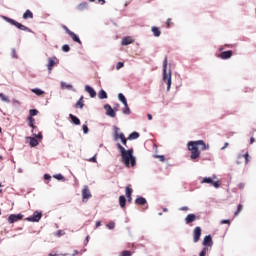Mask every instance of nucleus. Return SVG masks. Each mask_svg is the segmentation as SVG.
Segmentation results:
<instances>
[{
  "label": "nucleus",
  "mask_w": 256,
  "mask_h": 256,
  "mask_svg": "<svg viewBox=\"0 0 256 256\" xmlns=\"http://www.w3.org/2000/svg\"><path fill=\"white\" fill-rule=\"evenodd\" d=\"M199 146L201 151H207L209 149V144H205V141L203 140H197V141H190L188 142V151H190V159L191 161H195L196 159H199L201 156V151H199Z\"/></svg>",
  "instance_id": "nucleus-1"
},
{
  "label": "nucleus",
  "mask_w": 256,
  "mask_h": 256,
  "mask_svg": "<svg viewBox=\"0 0 256 256\" xmlns=\"http://www.w3.org/2000/svg\"><path fill=\"white\" fill-rule=\"evenodd\" d=\"M117 149L120 151L122 157V163L125 167H135L137 165V160L133 156V149L126 150L121 144H117Z\"/></svg>",
  "instance_id": "nucleus-2"
},
{
  "label": "nucleus",
  "mask_w": 256,
  "mask_h": 256,
  "mask_svg": "<svg viewBox=\"0 0 256 256\" xmlns=\"http://www.w3.org/2000/svg\"><path fill=\"white\" fill-rule=\"evenodd\" d=\"M167 56L163 61V81L167 84V91H171V70L167 73Z\"/></svg>",
  "instance_id": "nucleus-3"
},
{
  "label": "nucleus",
  "mask_w": 256,
  "mask_h": 256,
  "mask_svg": "<svg viewBox=\"0 0 256 256\" xmlns=\"http://www.w3.org/2000/svg\"><path fill=\"white\" fill-rule=\"evenodd\" d=\"M2 19H4V21H7V23H10V25H14V27H17V29H19L20 31H29V28H27V26L17 22L12 18H9L7 16H2Z\"/></svg>",
  "instance_id": "nucleus-4"
},
{
  "label": "nucleus",
  "mask_w": 256,
  "mask_h": 256,
  "mask_svg": "<svg viewBox=\"0 0 256 256\" xmlns=\"http://www.w3.org/2000/svg\"><path fill=\"white\" fill-rule=\"evenodd\" d=\"M42 217H43L42 212L35 211L32 216L26 218V221H29L30 223H39Z\"/></svg>",
  "instance_id": "nucleus-5"
},
{
  "label": "nucleus",
  "mask_w": 256,
  "mask_h": 256,
  "mask_svg": "<svg viewBox=\"0 0 256 256\" xmlns=\"http://www.w3.org/2000/svg\"><path fill=\"white\" fill-rule=\"evenodd\" d=\"M115 133H114V139L117 141L118 139L121 140L122 144L127 147V138H125V134L120 133L119 134V128H115Z\"/></svg>",
  "instance_id": "nucleus-6"
},
{
  "label": "nucleus",
  "mask_w": 256,
  "mask_h": 256,
  "mask_svg": "<svg viewBox=\"0 0 256 256\" xmlns=\"http://www.w3.org/2000/svg\"><path fill=\"white\" fill-rule=\"evenodd\" d=\"M201 227L197 226L194 228L192 235H193V243H199V240L201 239Z\"/></svg>",
  "instance_id": "nucleus-7"
},
{
  "label": "nucleus",
  "mask_w": 256,
  "mask_h": 256,
  "mask_svg": "<svg viewBox=\"0 0 256 256\" xmlns=\"http://www.w3.org/2000/svg\"><path fill=\"white\" fill-rule=\"evenodd\" d=\"M23 219V214H11L8 217V223L13 224L17 223V221H21Z\"/></svg>",
  "instance_id": "nucleus-8"
},
{
  "label": "nucleus",
  "mask_w": 256,
  "mask_h": 256,
  "mask_svg": "<svg viewBox=\"0 0 256 256\" xmlns=\"http://www.w3.org/2000/svg\"><path fill=\"white\" fill-rule=\"evenodd\" d=\"M91 191L89 190V186H84L82 189V201H87V199H91Z\"/></svg>",
  "instance_id": "nucleus-9"
},
{
  "label": "nucleus",
  "mask_w": 256,
  "mask_h": 256,
  "mask_svg": "<svg viewBox=\"0 0 256 256\" xmlns=\"http://www.w3.org/2000/svg\"><path fill=\"white\" fill-rule=\"evenodd\" d=\"M57 63H59V60H57V57H52L48 59V71L49 73H51V71H53V67H55V65H57Z\"/></svg>",
  "instance_id": "nucleus-10"
},
{
  "label": "nucleus",
  "mask_w": 256,
  "mask_h": 256,
  "mask_svg": "<svg viewBox=\"0 0 256 256\" xmlns=\"http://www.w3.org/2000/svg\"><path fill=\"white\" fill-rule=\"evenodd\" d=\"M202 183H209L210 185H213V187H215L216 189H219V187H221V184H219L218 180H214L213 178H203Z\"/></svg>",
  "instance_id": "nucleus-11"
},
{
  "label": "nucleus",
  "mask_w": 256,
  "mask_h": 256,
  "mask_svg": "<svg viewBox=\"0 0 256 256\" xmlns=\"http://www.w3.org/2000/svg\"><path fill=\"white\" fill-rule=\"evenodd\" d=\"M202 244L204 247H213V238L211 237V235L205 236Z\"/></svg>",
  "instance_id": "nucleus-12"
},
{
  "label": "nucleus",
  "mask_w": 256,
  "mask_h": 256,
  "mask_svg": "<svg viewBox=\"0 0 256 256\" xmlns=\"http://www.w3.org/2000/svg\"><path fill=\"white\" fill-rule=\"evenodd\" d=\"M104 109L106 111V115H108V117H116L117 113H115V110H113V108L111 107V105L106 104L104 106Z\"/></svg>",
  "instance_id": "nucleus-13"
},
{
  "label": "nucleus",
  "mask_w": 256,
  "mask_h": 256,
  "mask_svg": "<svg viewBox=\"0 0 256 256\" xmlns=\"http://www.w3.org/2000/svg\"><path fill=\"white\" fill-rule=\"evenodd\" d=\"M67 33L71 37L72 41H74L75 43H79V45L83 44V42H81V39H79V36H77V34H75L73 31L67 30Z\"/></svg>",
  "instance_id": "nucleus-14"
},
{
  "label": "nucleus",
  "mask_w": 256,
  "mask_h": 256,
  "mask_svg": "<svg viewBox=\"0 0 256 256\" xmlns=\"http://www.w3.org/2000/svg\"><path fill=\"white\" fill-rule=\"evenodd\" d=\"M218 57H219L220 59H224V60H226V59H231V57H233V52H232L231 50L224 51V52L220 53V54L218 55Z\"/></svg>",
  "instance_id": "nucleus-15"
},
{
  "label": "nucleus",
  "mask_w": 256,
  "mask_h": 256,
  "mask_svg": "<svg viewBox=\"0 0 256 256\" xmlns=\"http://www.w3.org/2000/svg\"><path fill=\"white\" fill-rule=\"evenodd\" d=\"M197 221V216L195 214H188L185 218V223L189 225V223H193Z\"/></svg>",
  "instance_id": "nucleus-16"
},
{
  "label": "nucleus",
  "mask_w": 256,
  "mask_h": 256,
  "mask_svg": "<svg viewBox=\"0 0 256 256\" xmlns=\"http://www.w3.org/2000/svg\"><path fill=\"white\" fill-rule=\"evenodd\" d=\"M85 91L89 93L90 97H97V92L91 86H85Z\"/></svg>",
  "instance_id": "nucleus-17"
},
{
  "label": "nucleus",
  "mask_w": 256,
  "mask_h": 256,
  "mask_svg": "<svg viewBox=\"0 0 256 256\" xmlns=\"http://www.w3.org/2000/svg\"><path fill=\"white\" fill-rule=\"evenodd\" d=\"M135 40L131 36L125 37L121 41V45H131V43H134Z\"/></svg>",
  "instance_id": "nucleus-18"
},
{
  "label": "nucleus",
  "mask_w": 256,
  "mask_h": 256,
  "mask_svg": "<svg viewBox=\"0 0 256 256\" xmlns=\"http://www.w3.org/2000/svg\"><path fill=\"white\" fill-rule=\"evenodd\" d=\"M85 107V101L83 100V96L75 104V109H83Z\"/></svg>",
  "instance_id": "nucleus-19"
},
{
  "label": "nucleus",
  "mask_w": 256,
  "mask_h": 256,
  "mask_svg": "<svg viewBox=\"0 0 256 256\" xmlns=\"http://www.w3.org/2000/svg\"><path fill=\"white\" fill-rule=\"evenodd\" d=\"M151 31L154 37H161V30L157 26H152Z\"/></svg>",
  "instance_id": "nucleus-20"
},
{
  "label": "nucleus",
  "mask_w": 256,
  "mask_h": 256,
  "mask_svg": "<svg viewBox=\"0 0 256 256\" xmlns=\"http://www.w3.org/2000/svg\"><path fill=\"white\" fill-rule=\"evenodd\" d=\"M69 118L71 119L72 123H74V125H81V120H79L77 116L70 114Z\"/></svg>",
  "instance_id": "nucleus-21"
},
{
  "label": "nucleus",
  "mask_w": 256,
  "mask_h": 256,
  "mask_svg": "<svg viewBox=\"0 0 256 256\" xmlns=\"http://www.w3.org/2000/svg\"><path fill=\"white\" fill-rule=\"evenodd\" d=\"M127 204V199L125 198V196H120L119 197V205L122 209H125V206Z\"/></svg>",
  "instance_id": "nucleus-22"
},
{
  "label": "nucleus",
  "mask_w": 256,
  "mask_h": 256,
  "mask_svg": "<svg viewBox=\"0 0 256 256\" xmlns=\"http://www.w3.org/2000/svg\"><path fill=\"white\" fill-rule=\"evenodd\" d=\"M136 205H145L147 204V199L139 197L135 200Z\"/></svg>",
  "instance_id": "nucleus-23"
},
{
  "label": "nucleus",
  "mask_w": 256,
  "mask_h": 256,
  "mask_svg": "<svg viewBox=\"0 0 256 256\" xmlns=\"http://www.w3.org/2000/svg\"><path fill=\"white\" fill-rule=\"evenodd\" d=\"M23 19H33V12H31V10H26L23 14Z\"/></svg>",
  "instance_id": "nucleus-24"
},
{
  "label": "nucleus",
  "mask_w": 256,
  "mask_h": 256,
  "mask_svg": "<svg viewBox=\"0 0 256 256\" xmlns=\"http://www.w3.org/2000/svg\"><path fill=\"white\" fill-rule=\"evenodd\" d=\"M28 121H29V127H32V129H37V126H35V118L34 117L29 116Z\"/></svg>",
  "instance_id": "nucleus-25"
},
{
  "label": "nucleus",
  "mask_w": 256,
  "mask_h": 256,
  "mask_svg": "<svg viewBox=\"0 0 256 256\" xmlns=\"http://www.w3.org/2000/svg\"><path fill=\"white\" fill-rule=\"evenodd\" d=\"M29 141H30V146L32 147H37V145H39V141L36 140V138L34 137H28Z\"/></svg>",
  "instance_id": "nucleus-26"
},
{
  "label": "nucleus",
  "mask_w": 256,
  "mask_h": 256,
  "mask_svg": "<svg viewBox=\"0 0 256 256\" xmlns=\"http://www.w3.org/2000/svg\"><path fill=\"white\" fill-rule=\"evenodd\" d=\"M32 93H35V95H38V96L45 95V91H43L39 88L32 89Z\"/></svg>",
  "instance_id": "nucleus-27"
},
{
  "label": "nucleus",
  "mask_w": 256,
  "mask_h": 256,
  "mask_svg": "<svg viewBox=\"0 0 256 256\" xmlns=\"http://www.w3.org/2000/svg\"><path fill=\"white\" fill-rule=\"evenodd\" d=\"M122 111H123L124 115H131V109L129 108V104L126 103V105H124V108Z\"/></svg>",
  "instance_id": "nucleus-28"
},
{
  "label": "nucleus",
  "mask_w": 256,
  "mask_h": 256,
  "mask_svg": "<svg viewBox=\"0 0 256 256\" xmlns=\"http://www.w3.org/2000/svg\"><path fill=\"white\" fill-rule=\"evenodd\" d=\"M128 139L131 141L133 139H139V132H132L129 136Z\"/></svg>",
  "instance_id": "nucleus-29"
},
{
  "label": "nucleus",
  "mask_w": 256,
  "mask_h": 256,
  "mask_svg": "<svg viewBox=\"0 0 256 256\" xmlns=\"http://www.w3.org/2000/svg\"><path fill=\"white\" fill-rule=\"evenodd\" d=\"M118 98H119V101H121V103H123V105H127V98H125V95L120 93V94H118Z\"/></svg>",
  "instance_id": "nucleus-30"
},
{
  "label": "nucleus",
  "mask_w": 256,
  "mask_h": 256,
  "mask_svg": "<svg viewBox=\"0 0 256 256\" xmlns=\"http://www.w3.org/2000/svg\"><path fill=\"white\" fill-rule=\"evenodd\" d=\"M98 97L99 99H107V92H105V90H100Z\"/></svg>",
  "instance_id": "nucleus-31"
},
{
  "label": "nucleus",
  "mask_w": 256,
  "mask_h": 256,
  "mask_svg": "<svg viewBox=\"0 0 256 256\" xmlns=\"http://www.w3.org/2000/svg\"><path fill=\"white\" fill-rule=\"evenodd\" d=\"M131 195H133V188H131L130 186L126 187V197H131Z\"/></svg>",
  "instance_id": "nucleus-32"
},
{
  "label": "nucleus",
  "mask_w": 256,
  "mask_h": 256,
  "mask_svg": "<svg viewBox=\"0 0 256 256\" xmlns=\"http://www.w3.org/2000/svg\"><path fill=\"white\" fill-rule=\"evenodd\" d=\"M241 157H244L245 164L247 165V163H249V152H246L244 155H240L239 159H241Z\"/></svg>",
  "instance_id": "nucleus-33"
},
{
  "label": "nucleus",
  "mask_w": 256,
  "mask_h": 256,
  "mask_svg": "<svg viewBox=\"0 0 256 256\" xmlns=\"http://www.w3.org/2000/svg\"><path fill=\"white\" fill-rule=\"evenodd\" d=\"M29 113H30V117H35V115H39V110L31 109Z\"/></svg>",
  "instance_id": "nucleus-34"
},
{
  "label": "nucleus",
  "mask_w": 256,
  "mask_h": 256,
  "mask_svg": "<svg viewBox=\"0 0 256 256\" xmlns=\"http://www.w3.org/2000/svg\"><path fill=\"white\" fill-rule=\"evenodd\" d=\"M243 211V205L239 204L237 207V211L234 213L235 217H237V215H239V213H241Z\"/></svg>",
  "instance_id": "nucleus-35"
},
{
  "label": "nucleus",
  "mask_w": 256,
  "mask_h": 256,
  "mask_svg": "<svg viewBox=\"0 0 256 256\" xmlns=\"http://www.w3.org/2000/svg\"><path fill=\"white\" fill-rule=\"evenodd\" d=\"M62 51H64V53H69V51H71V47H69L67 44H64L62 46Z\"/></svg>",
  "instance_id": "nucleus-36"
},
{
  "label": "nucleus",
  "mask_w": 256,
  "mask_h": 256,
  "mask_svg": "<svg viewBox=\"0 0 256 256\" xmlns=\"http://www.w3.org/2000/svg\"><path fill=\"white\" fill-rule=\"evenodd\" d=\"M0 99L2 101H5V103H9L10 102L9 97H7L5 94H0Z\"/></svg>",
  "instance_id": "nucleus-37"
},
{
  "label": "nucleus",
  "mask_w": 256,
  "mask_h": 256,
  "mask_svg": "<svg viewBox=\"0 0 256 256\" xmlns=\"http://www.w3.org/2000/svg\"><path fill=\"white\" fill-rule=\"evenodd\" d=\"M209 251V248L204 247L201 252L199 253V256H205L207 255V252Z\"/></svg>",
  "instance_id": "nucleus-38"
},
{
  "label": "nucleus",
  "mask_w": 256,
  "mask_h": 256,
  "mask_svg": "<svg viewBox=\"0 0 256 256\" xmlns=\"http://www.w3.org/2000/svg\"><path fill=\"white\" fill-rule=\"evenodd\" d=\"M54 179H57L58 181H63V179H65V177H63L61 174H56V175H54Z\"/></svg>",
  "instance_id": "nucleus-39"
},
{
  "label": "nucleus",
  "mask_w": 256,
  "mask_h": 256,
  "mask_svg": "<svg viewBox=\"0 0 256 256\" xmlns=\"http://www.w3.org/2000/svg\"><path fill=\"white\" fill-rule=\"evenodd\" d=\"M172 25H173V22H172L171 18H168L167 22H166L167 29H169Z\"/></svg>",
  "instance_id": "nucleus-40"
},
{
  "label": "nucleus",
  "mask_w": 256,
  "mask_h": 256,
  "mask_svg": "<svg viewBox=\"0 0 256 256\" xmlns=\"http://www.w3.org/2000/svg\"><path fill=\"white\" fill-rule=\"evenodd\" d=\"M88 161L90 163H97V154H95L93 157H91Z\"/></svg>",
  "instance_id": "nucleus-41"
},
{
  "label": "nucleus",
  "mask_w": 256,
  "mask_h": 256,
  "mask_svg": "<svg viewBox=\"0 0 256 256\" xmlns=\"http://www.w3.org/2000/svg\"><path fill=\"white\" fill-rule=\"evenodd\" d=\"M156 159H160V161L163 163L165 162V156L164 155H156L154 156Z\"/></svg>",
  "instance_id": "nucleus-42"
},
{
  "label": "nucleus",
  "mask_w": 256,
  "mask_h": 256,
  "mask_svg": "<svg viewBox=\"0 0 256 256\" xmlns=\"http://www.w3.org/2000/svg\"><path fill=\"white\" fill-rule=\"evenodd\" d=\"M125 67V64L123 62H118L116 65V69L119 70L121 68Z\"/></svg>",
  "instance_id": "nucleus-43"
},
{
  "label": "nucleus",
  "mask_w": 256,
  "mask_h": 256,
  "mask_svg": "<svg viewBox=\"0 0 256 256\" xmlns=\"http://www.w3.org/2000/svg\"><path fill=\"white\" fill-rule=\"evenodd\" d=\"M82 129H83V133H85V134L89 133V127H87L86 124H84V125L82 126Z\"/></svg>",
  "instance_id": "nucleus-44"
},
{
  "label": "nucleus",
  "mask_w": 256,
  "mask_h": 256,
  "mask_svg": "<svg viewBox=\"0 0 256 256\" xmlns=\"http://www.w3.org/2000/svg\"><path fill=\"white\" fill-rule=\"evenodd\" d=\"M108 229H115V222H110L107 224Z\"/></svg>",
  "instance_id": "nucleus-45"
},
{
  "label": "nucleus",
  "mask_w": 256,
  "mask_h": 256,
  "mask_svg": "<svg viewBox=\"0 0 256 256\" xmlns=\"http://www.w3.org/2000/svg\"><path fill=\"white\" fill-rule=\"evenodd\" d=\"M221 225H231V221L230 220H221L220 221Z\"/></svg>",
  "instance_id": "nucleus-46"
},
{
  "label": "nucleus",
  "mask_w": 256,
  "mask_h": 256,
  "mask_svg": "<svg viewBox=\"0 0 256 256\" xmlns=\"http://www.w3.org/2000/svg\"><path fill=\"white\" fill-rule=\"evenodd\" d=\"M120 256H131V252L130 251H127V250H125V251H123L122 253H121V255Z\"/></svg>",
  "instance_id": "nucleus-47"
},
{
  "label": "nucleus",
  "mask_w": 256,
  "mask_h": 256,
  "mask_svg": "<svg viewBox=\"0 0 256 256\" xmlns=\"http://www.w3.org/2000/svg\"><path fill=\"white\" fill-rule=\"evenodd\" d=\"M87 7V2H84L79 5V9H85Z\"/></svg>",
  "instance_id": "nucleus-48"
},
{
  "label": "nucleus",
  "mask_w": 256,
  "mask_h": 256,
  "mask_svg": "<svg viewBox=\"0 0 256 256\" xmlns=\"http://www.w3.org/2000/svg\"><path fill=\"white\" fill-rule=\"evenodd\" d=\"M44 179L45 181H49V179H51V176L49 174H45Z\"/></svg>",
  "instance_id": "nucleus-49"
},
{
  "label": "nucleus",
  "mask_w": 256,
  "mask_h": 256,
  "mask_svg": "<svg viewBox=\"0 0 256 256\" xmlns=\"http://www.w3.org/2000/svg\"><path fill=\"white\" fill-rule=\"evenodd\" d=\"M228 147H229V143L226 142V143L224 144V146L221 148V150L223 151L224 149H227Z\"/></svg>",
  "instance_id": "nucleus-50"
},
{
  "label": "nucleus",
  "mask_w": 256,
  "mask_h": 256,
  "mask_svg": "<svg viewBox=\"0 0 256 256\" xmlns=\"http://www.w3.org/2000/svg\"><path fill=\"white\" fill-rule=\"evenodd\" d=\"M35 137H36L37 139H43V135H42L41 133H39L38 135H35Z\"/></svg>",
  "instance_id": "nucleus-51"
},
{
  "label": "nucleus",
  "mask_w": 256,
  "mask_h": 256,
  "mask_svg": "<svg viewBox=\"0 0 256 256\" xmlns=\"http://www.w3.org/2000/svg\"><path fill=\"white\" fill-rule=\"evenodd\" d=\"M255 143V138L254 137H251L250 138V145H253Z\"/></svg>",
  "instance_id": "nucleus-52"
},
{
  "label": "nucleus",
  "mask_w": 256,
  "mask_h": 256,
  "mask_svg": "<svg viewBox=\"0 0 256 256\" xmlns=\"http://www.w3.org/2000/svg\"><path fill=\"white\" fill-rule=\"evenodd\" d=\"M148 121H151L153 119V116L151 114H147Z\"/></svg>",
  "instance_id": "nucleus-53"
},
{
  "label": "nucleus",
  "mask_w": 256,
  "mask_h": 256,
  "mask_svg": "<svg viewBox=\"0 0 256 256\" xmlns=\"http://www.w3.org/2000/svg\"><path fill=\"white\" fill-rule=\"evenodd\" d=\"M181 211H189V208H188L187 206L182 207V208H181Z\"/></svg>",
  "instance_id": "nucleus-54"
},
{
  "label": "nucleus",
  "mask_w": 256,
  "mask_h": 256,
  "mask_svg": "<svg viewBox=\"0 0 256 256\" xmlns=\"http://www.w3.org/2000/svg\"><path fill=\"white\" fill-rule=\"evenodd\" d=\"M96 227H101V221L96 222Z\"/></svg>",
  "instance_id": "nucleus-55"
},
{
  "label": "nucleus",
  "mask_w": 256,
  "mask_h": 256,
  "mask_svg": "<svg viewBox=\"0 0 256 256\" xmlns=\"http://www.w3.org/2000/svg\"><path fill=\"white\" fill-rule=\"evenodd\" d=\"M98 3H101V5H105V0H98Z\"/></svg>",
  "instance_id": "nucleus-56"
},
{
  "label": "nucleus",
  "mask_w": 256,
  "mask_h": 256,
  "mask_svg": "<svg viewBox=\"0 0 256 256\" xmlns=\"http://www.w3.org/2000/svg\"><path fill=\"white\" fill-rule=\"evenodd\" d=\"M79 255V251L75 250L72 256Z\"/></svg>",
  "instance_id": "nucleus-57"
},
{
  "label": "nucleus",
  "mask_w": 256,
  "mask_h": 256,
  "mask_svg": "<svg viewBox=\"0 0 256 256\" xmlns=\"http://www.w3.org/2000/svg\"><path fill=\"white\" fill-rule=\"evenodd\" d=\"M48 256H59V254L50 253Z\"/></svg>",
  "instance_id": "nucleus-58"
},
{
  "label": "nucleus",
  "mask_w": 256,
  "mask_h": 256,
  "mask_svg": "<svg viewBox=\"0 0 256 256\" xmlns=\"http://www.w3.org/2000/svg\"><path fill=\"white\" fill-rule=\"evenodd\" d=\"M12 56L15 57V49H12Z\"/></svg>",
  "instance_id": "nucleus-59"
},
{
  "label": "nucleus",
  "mask_w": 256,
  "mask_h": 256,
  "mask_svg": "<svg viewBox=\"0 0 256 256\" xmlns=\"http://www.w3.org/2000/svg\"><path fill=\"white\" fill-rule=\"evenodd\" d=\"M127 199H128V202L131 203V201H132L131 196H130V197H127Z\"/></svg>",
  "instance_id": "nucleus-60"
},
{
  "label": "nucleus",
  "mask_w": 256,
  "mask_h": 256,
  "mask_svg": "<svg viewBox=\"0 0 256 256\" xmlns=\"http://www.w3.org/2000/svg\"><path fill=\"white\" fill-rule=\"evenodd\" d=\"M65 87H66V89H71L72 86L71 85H66Z\"/></svg>",
  "instance_id": "nucleus-61"
},
{
  "label": "nucleus",
  "mask_w": 256,
  "mask_h": 256,
  "mask_svg": "<svg viewBox=\"0 0 256 256\" xmlns=\"http://www.w3.org/2000/svg\"><path fill=\"white\" fill-rule=\"evenodd\" d=\"M64 29H65L66 33H67V31H69V28H67V26H64Z\"/></svg>",
  "instance_id": "nucleus-62"
},
{
  "label": "nucleus",
  "mask_w": 256,
  "mask_h": 256,
  "mask_svg": "<svg viewBox=\"0 0 256 256\" xmlns=\"http://www.w3.org/2000/svg\"><path fill=\"white\" fill-rule=\"evenodd\" d=\"M163 211H164V212H167V208H164Z\"/></svg>",
  "instance_id": "nucleus-63"
},
{
  "label": "nucleus",
  "mask_w": 256,
  "mask_h": 256,
  "mask_svg": "<svg viewBox=\"0 0 256 256\" xmlns=\"http://www.w3.org/2000/svg\"><path fill=\"white\" fill-rule=\"evenodd\" d=\"M86 241H89V236L86 237Z\"/></svg>",
  "instance_id": "nucleus-64"
}]
</instances>
